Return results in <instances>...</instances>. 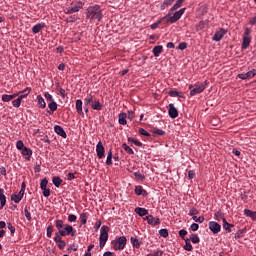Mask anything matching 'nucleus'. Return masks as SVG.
Returning a JSON list of instances; mask_svg holds the SVG:
<instances>
[{"label":"nucleus","instance_id":"nucleus-1","mask_svg":"<svg viewBox=\"0 0 256 256\" xmlns=\"http://www.w3.org/2000/svg\"><path fill=\"white\" fill-rule=\"evenodd\" d=\"M86 17L87 19H98V21H101V7L99 5L88 7Z\"/></svg>","mask_w":256,"mask_h":256},{"label":"nucleus","instance_id":"nucleus-2","mask_svg":"<svg viewBox=\"0 0 256 256\" xmlns=\"http://www.w3.org/2000/svg\"><path fill=\"white\" fill-rule=\"evenodd\" d=\"M109 240V226H102L100 229V236H99V244L100 249H103L105 247V244Z\"/></svg>","mask_w":256,"mask_h":256},{"label":"nucleus","instance_id":"nucleus-3","mask_svg":"<svg viewBox=\"0 0 256 256\" xmlns=\"http://www.w3.org/2000/svg\"><path fill=\"white\" fill-rule=\"evenodd\" d=\"M18 93L20 96L16 100L12 101V105L16 109H19V107H21V101H23V99H27V97L29 96V93H31V88L27 87L26 89Z\"/></svg>","mask_w":256,"mask_h":256},{"label":"nucleus","instance_id":"nucleus-4","mask_svg":"<svg viewBox=\"0 0 256 256\" xmlns=\"http://www.w3.org/2000/svg\"><path fill=\"white\" fill-rule=\"evenodd\" d=\"M189 89H191L190 96L195 97V95H199V93H203L205 91V84H195L194 86L190 85Z\"/></svg>","mask_w":256,"mask_h":256},{"label":"nucleus","instance_id":"nucleus-5","mask_svg":"<svg viewBox=\"0 0 256 256\" xmlns=\"http://www.w3.org/2000/svg\"><path fill=\"white\" fill-rule=\"evenodd\" d=\"M58 233L61 237H66V235L75 237V230L73 229V226H71L69 224H65L64 229L60 230Z\"/></svg>","mask_w":256,"mask_h":256},{"label":"nucleus","instance_id":"nucleus-6","mask_svg":"<svg viewBox=\"0 0 256 256\" xmlns=\"http://www.w3.org/2000/svg\"><path fill=\"white\" fill-rule=\"evenodd\" d=\"M125 245H127V238L125 236H121L116 240L114 249L115 251H123L125 249Z\"/></svg>","mask_w":256,"mask_h":256},{"label":"nucleus","instance_id":"nucleus-7","mask_svg":"<svg viewBox=\"0 0 256 256\" xmlns=\"http://www.w3.org/2000/svg\"><path fill=\"white\" fill-rule=\"evenodd\" d=\"M185 9L186 8H181L180 10H178L177 12H175L173 14V16H171L168 20L167 23H177V21H179L181 19V17H183V14L185 13Z\"/></svg>","mask_w":256,"mask_h":256},{"label":"nucleus","instance_id":"nucleus-8","mask_svg":"<svg viewBox=\"0 0 256 256\" xmlns=\"http://www.w3.org/2000/svg\"><path fill=\"white\" fill-rule=\"evenodd\" d=\"M96 153L98 159H103L105 157V147L103 146V142L99 141L96 145Z\"/></svg>","mask_w":256,"mask_h":256},{"label":"nucleus","instance_id":"nucleus-9","mask_svg":"<svg viewBox=\"0 0 256 256\" xmlns=\"http://www.w3.org/2000/svg\"><path fill=\"white\" fill-rule=\"evenodd\" d=\"M209 229L214 235H217L221 231V225L215 221L209 222Z\"/></svg>","mask_w":256,"mask_h":256},{"label":"nucleus","instance_id":"nucleus-10","mask_svg":"<svg viewBox=\"0 0 256 256\" xmlns=\"http://www.w3.org/2000/svg\"><path fill=\"white\" fill-rule=\"evenodd\" d=\"M168 115L171 119H177L179 117V111L175 108L174 104H169Z\"/></svg>","mask_w":256,"mask_h":256},{"label":"nucleus","instance_id":"nucleus-11","mask_svg":"<svg viewBox=\"0 0 256 256\" xmlns=\"http://www.w3.org/2000/svg\"><path fill=\"white\" fill-rule=\"evenodd\" d=\"M225 35H227V30L220 28L219 31H217L214 36H213V41H221V39H223V37H225Z\"/></svg>","mask_w":256,"mask_h":256},{"label":"nucleus","instance_id":"nucleus-12","mask_svg":"<svg viewBox=\"0 0 256 256\" xmlns=\"http://www.w3.org/2000/svg\"><path fill=\"white\" fill-rule=\"evenodd\" d=\"M146 221L148 223V225H160L161 224V220L157 217H153V215H148L146 216Z\"/></svg>","mask_w":256,"mask_h":256},{"label":"nucleus","instance_id":"nucleus-13","mask_svg":"<svg viewBox=\"0 0 256 256\" xmlns=\"http://www.w3.org/2000/svg\"><path fill=\"white\" fill-rule=\"evenodd\" d=\"M54 131L55 133H57V135H59L60 137H63V139H67V133L65 132L63 127H61L60 125L54 126Z\"/></svg>","mask_w":256,"mask_h":256},{"label":"nucleus","instance_id":"nucleus-14","mask_svg":"<svg viewBox=\"0 0 256 256\" xmlns=\"http://www.w3.org/2000/svg\"><path fill=\"white\" fill-rule=\"evenodd\" d=\"M22 155L24 159H26L27 161H31V155H33V150L28 147H24V149L22 150Z\"/></svg>","mask_w":256,"mask_h":256},{"label":"nucleus","instance_id":"nucleus-15","mask_svg":"<svg viewBox=\"0 0 256 256\" xmlns=\"http://www.w3.org/2000/svg\"><path fill=\"white\" fill-rule=\"evenodd\" d=\"M76 111L78 115L85 117V113H83V101L81 99L76 100Z\"/></svg>","mask_w":256,"mask_h":256},{"label":"nucleus","instance_id":"nucleus-16","mask_svg":"<svg viewBox=\"0 0 256 256\" xmlns=\"http://www.w3.org/2000/svg\"><path fill=\"white\" fill-rule=\"evenodd\" d=\"M15 97H19V93H15L12 95L4 94V95H2V101L4 103H9V101H13V99H15Z\"/></svg>","mask_w":256,"mask_h":256},{"label":"nucleus","instance_id":"nucleus-17","mask_svg":"<svg viewBox=\"0 0 256 256\" xmlns=\"http://www.w3.org/2000/svg\"><path fill=\"white\" fill-rule=\"evenodd\" d=\"M0 205L1 209L7 205V197H5V190L3 188H0Z\"/></svg>","mask_w":256,"mask_h":256},{"label":"nucleus","instance_id":"nucleus-18","mask_svg":"<svg viewBox=\"0 0 256 256\" xmlns=\"http://www.w3.org/2000/svg\"><path fill=\"white\" fill-rule=\"evenodd\" d=\"M250 45H251V37H245V36H243L241 49H243V50L249 49V46H250Z\"/></svg>","mask_w":256,"mask_h":256},{"label":"nucleus","instance_id":"nucleus-19","mask_svg":"<svg viewBox=\"0 0 256 256\" xmlns=\"http://www.w3.org/2000/svg\"><path fill=\"white\" fill-rule=\"evenodd\" d=\"M135 213L140 217H145V215H149V210L141 207L135 208Z\"/></svg>","mask_w":256,"mask_h":256},{"label":"nucleus","instance_id":"nucleus-20","mask_svg":"<svg viewBox=\"0 0 256 256\" xmlns=\"http://www.w3.org/2000/svg\"><path fill=\"white\" fill-rule=\"evenodd\" d=\"M80 9H81V5L76 4V5H74V6L71 7V8H67V9H66V14H67V15H71V14H73V13H77L78 11H80Z\"/></svg>","mask_w":256,"mask_h":256},{"label":"nucleus","instance_id":"nucleus-21","mask_svg":"<svg viewBox=\"0 0 256 256\" xmlns=\"http://www.w3.org/2000/svg\"><path fill=\"white\" fill-rule=\"evenodd\" d=\"M91 107L92 109H94V111H101V109H103V105H101V102L97 99H94V102H92Z\"/></svg>","mask_w":256,"mask_h":256},{"label":"nucleus","instance_id":"nucleus-22","mask_svg":"<svg viewBox=\"0 0 256 256\" xmlns=\"http://www.w3.org/2000/svg\"><path fill=\"white\" fill-rule=\"evenodd\" d=\"M152 53L154 57H159V55L163 53V46L161 45L155 46L152 50Z\"/></svg>","mask_w":256,"mask_h":256},{"label":"nucleus","instance_id":"nucleus-23","mask_svg":"<svg viewBox=\"0 0 256 256\" xmlns=\"http://www.w3.org/2000/svg\"><path fill=\"white\" fill-rule=\"evenodd\" d=\"M48 107L50 110L47 111L49 115H53L55 113V110L57 109V102L52 101L48 104Z\"/></svg>","mask_w":256,"mask_h":256},{"label":"nucleus","instance_id":"nucleus-24","mask_svg":"<svg viewBox=\"0 0 256 256\" xmlns=\"http://www.w3.org/2000/svg\"><path fill=\"white\" fill-rule=\"evenodd\" d=\"M168 95L170 97H180L181 99L185 98V96L183 95V92H179V91H176V90H170L168 92Z\"/></svg>","mask_w":256,"mask_h":256},{"label":"nucleus","instance_id":"nucleus-25","mask_svg":"<svg viewBox=\"0 0 256 256\" xmlns=\"http://www.w3.org/2000/svg\"><path fill=\"white\" fill-rule=\"evenodd\" d=\"M41 29H45V23H38L33 26L32 32L37 34L41 31Z\"/></svg>","mask_w":256,"mask_h":256},{"label":"nucleus","instance_id":"nucleus-26","mask_svg":"<svg viewBox=\"0 0 256 256\" xmlns=\"http://www.w3.org/2000/svg\"><path fill=\"white\" fill-rule=\"evenodd\" d=\"M222 221H223V229H225L227 233H231V227H234V225L227 222V219L225 218H222Z\"/></svg>","mask_w":256,"mask_h":256},{"label":"nucleus","instance_id":"nucleus-27","mask_svg":"<svg viewBox=\"0 0 256 256\" xmlns=\"http://www.w3.org/2000/svg\"><path fill=\"white\" fill-rule=\"evenodd\" d=\"M183 3H185V0H177L176 3L171 7L170 9V13H173V11H177V9H179Z\"/></svg>","mask_w":256,"mask_h":256},{"label":"nucleus","instance_id":"nucleus-28","mask_svg":"<svg viewBox=\"0 0 256 256\" xmlns=\"http://www.w3.org/2000/svg\"><path fill=\"white\" fill-rule=\"evenodd\" d=\"M118 122L120 125H127V114L120 113Z\"/></svg>","mask_w":256,"mask_h":256},{"label":"nucleus","instance_id":"nucleus-29","mask_svg":"<svg viewBox=\"0 0 256 256\" xmlns=\"http://www.w3.org/2000/svg\"><path fill=\"white\" fill-rule=\"evenodd\" d=\"M175 0H165L161 6H160V9L161 11H165V9H167V7H169L170 5H173Z\"/></svg>","mask_w":256,"mask_h":256},{"label":"nucleus","instance_id":"nucleus-30","mask_svg":"<svg viewBox=\"0 0 256 256\" xmlns=\"http://www.w3.org/2000/svg\"><path fill=\"white\" fill-rule=\"evenodd\" d=\"M106 165H113V150H109L106 158Z\"/></svg>","mask_w":256,"mask_h":256},{"label":"nucleus","instance_id":"nucleus-31","mask_svg":"<svg viewBox=\"0 0 256 256\" xmlns=\"http://www.w3.org/2000/svg\"><path fill=\"white\" fill-rule=\"evenodd\" d=\"M52 183L56 187H61V183H63V180L59 176H55L52 178Z\"/></svg>","mask_w":256,"mask_h":256},{"label":"nucleus","instance_id":"nucleus-32","mask_svg":"<svg viewBox=\"0 0 256 256\" xmlns=\"http://www.w3.org/2000/svg\"><path fill=\"white\" fill-rule=\"evenodd\" d=\"M37 101H38V105H40L41 109H45V107H47V104L45 103V99H43V96L38 95Z\"/></svg>","mask_w":256,"mask_h":256},{"label":"nucleus","instance_id":"nucleus-33","mask_svg":"<svg viewBox=\"0 0 256 256\" xmlns=\"http://www.w3.org/2000/svg\"><path fill=\"white\" fill-rule=\"evenodd\" d=\"M135 193L136 195H147V191L143 189V186H136Z\"/></svg>","mask_w":256,"mask_h":256},{"label":"nucleus","instance_id":"nucleus-34","mask_svg":"<svg viewBox=\"0 0 256 256\" xmlns=\"http://www.w3.org/2000/svg\"><path fill=\"white\" fill-rule=\"evenodd\" d=\"M130 241H131L133 247H136V249H139V247H141V243L139 242V239H137L135 237H131Z\"/></svg>","mask_w":256,"mask_h":256},{"label":"nucleus","instance_id":"nucleus-35","mask_svg":"<svg viewBox=\"0 0 256 256\" xmlns=\"http://www.w3.org/2000/svg\"><path fill=\"white\" fill-rule=\"evenodd\" d=\"M189 241H192V243H199L201 241V239L199 238V235L197 234H191L190 235V238H189Z\"/></svg>","mask_w":256,"mask_h":256},{"label":"nucleus","instance_id":"nucleus-36","mask_svg":"<svg viewBox=\"0 0 256 256\" xmlns=\"http://www.w3.org/2000/svg\"><path fill=\"white\" fill-rule=\"evenodd\" d=\"M184 250L193 251V245H191V241L189 239L185 240Z\"/></svg>","mask_w":256,"mask_h":256},{"label":"nucleus","instance_id":"nucleus-37","mask_svg":"<svg viewBox=\"0 0 256 256\" xmlns=\"http://www.w3.org/2000/svg\"><path fill=\"white\" fill-rule=\"evenodd\" d=\"M122 149H124V151H126V153H128V155H134L135 152L133 151V149H131V147H129L127 144H122Z\"/></svg>","mask_w":256,"mask_h":256},{"label":"nucleus","instance_id":"nucleus-38","mask_svg":"<svg viewBox=\"0 0 256 256\" xmlns=\"http://www.w3.org/2000/svg\"><path fill=\"white\" fill-rule=\"evenodd\" d=\"M128 142L134 143V145H136V147H143V143L139 142V140H137L135 138L128 137Z\"/></svg>","mask_w":256,"mask_h":256},{"label":"nucleus","instance_id":"nucleus-39","mask_svg":"<svg viewBox=\"0 0 256 256\" xmlns=\"http://www.w3.org/2000/svg\"><path fill=\"white\" fill-rule=\"evenodd\" d=\"M21 195L19 194H12L11 201H14V203H21Z\"/></svg>","mask_w":256,"mask_h":256},{"label":"nucleus","instance_id":"nucleus-40","mask_svg":"<svg viewBox=\"0 0 256 256\" xmlns=\"http://www.w3.org/2000/svg\"><path fill=\"white\" fill-rule=\"evenodd\" d=\"M63 227H65L63 220H56V229H58V232L63 231Z\"/></svg>","mask_w":256,"mask_h":256},{"label":"nucleus","instance_id":"nucleus-41","mask_svg":"<svg viewBox=\"0 0 256 256\" xmlns=\"http://www.w3.org/2000/svg\"><path fill=\"white\" fill-rule=\"evenodd\" d=\"M47 185H49V180H47V178L42 179L40 182V188L42 190L47 189Z\"/></svg>","mask_w":256,"mask_h":256},{"label":"nucleus","instance_id":"nucleus-42","mask_svg":"<svg viewBox=\"0 0 256 256\" xmlns=\"http://www.w3.org/2000/svg\"><path fill=\"white\" fill-rule=\"evenodd\" d=\"M159 235H160V237H164V239H165V238L169 237V230L160 229L159 230Z\"/></svg>","mask_w":256,"mask_h":256},{"label":"nucleus","instance_id":"nucleus-43","mask_svg":"<svg viewBox=\"0 0 256 256\" xmlns=\"http://www.w3.org/2000/svg\"><path fill=\"white\" fill-rule=\"evenodd\" d=\"M134 177L137 179V181H145V175L139 172H134Z\"/></svg>","mask_w":256,"mask_h":256},{"label":"nucleus","instance_id":"nucleus-44","mask_svg":"<svg viewBox=\"0 0 256 256\" xmlns=\"http://www.w3.org/2000/svg\"><path fill=\"white\" fill-rule=\"evenodd\" d=\"M95 101V99H93V96H88L87 98L84 99V105H91V103L93 104V102Z\"/></svg>","mask_w":256,"mask_h":256},{"label":"nucleus","instance_id":"nucleus-45","mask_svg":"<svg viewBox=\"0 0 256 256\" xmlns=\"http://www.w3.org/2000/svg\"><path fill=\"white\" fill-rule=\"evenodd\" d=\"M16 148L19 151H23L25 149V144L21 140H18L16 143Z\"/></svg>","mask_w":256,"mask_h":256},{"label":"nucleus","instance_id":"nucleus-46","mask_svg":"<svg viewBox=\"0 0 256 256\" xmlns=\"http://www.w3.org/2000/svg\"><path fill=\"white\" fill-rule=\"evenodd\" d=\"M46 232H47L46 233L47 237H49V239H51V237L53 235V226L52 225H48Z\"/></svg>","mask_w":256,"mask_h":256},{"label":"nucleus","instance_id":"nucleus-47","mask_svg":"<svg viewBox=\"0 0 256 256\" xmlns=\"http://www.w3.org/2000/svg\"><path fill=\"white\" fill-rule=\"evenodd\" d=\"M80 223H81L82 225H85V224L87 223V214L82 213V214L80 215Z\"/></svg>","mask_w":256,"mask_h":256},{"label":"nucleus","instance_id":"nucleus-48","mask_svg":"<svg viewBox=\"0 0 256 256\" xmlns=\"http://www.w3.org/2000/svg\"><path fill=\"white\" fill-rule=\"evenodd\" d=\"M138 133H139L140 135H144V137H150V136H151V134H150L149 132H147L144 128H140V129L138 130Z\"/></svg>","mask_w":256,"mask_h":256},{"label":"nucleus","instance_id":"nucleus-49","mask_svg":"<svg viewBox=\"0 0 256 256\" xmlns=\"http://www.w3.org/2000/svg\"><path fill=\"white\" fill-rule=\"evenodd\" d=\"M192 219L193 221H195V223H203V221H205V217L203 216H200V217L193 216Z\"/></svg>","mask_w":256,"mask_h":256},{"label":"nucleus","instance_id":"nucleus-50","mask_svg":"<svg viewBox=\"0 0 256 256\" xmlns=\"http://www.w3.org/2000/svg\"><path fill=\"white\" fill-rule=\"evenodd\" d=\"M153 133H155L156 135H160V136H163L165 135V131L164 130H161V129H158V128H154L152 130Z\"/></svg>","mask_w":256,"mask_h":256},{"label":"nucleus","instance_id":"nucleus-51","mask_svg":"<svg viewBox=\"0 0 256 256\" xmlns=\"http://www.w3.org/2000/svg\"><path fill=\"white\" fill-rule=\"evenodd\" d=\"M189 215L190 217H195V215H199V210H197L196 208H191L189 211Z\"/></svg>","mask_w":256,"mask_h":256},{"label":"nucleus","instance_id":"nucleus-52","mask_svg":"<svg viewBox=\"0 0 256 256\" xmlns=\"http://www.w3.org/2000/svg\"><path fill=\"white\" fill-rule=\"evenodd\" d=\"M68 221L69 223H75V221H77V216L75 214H70L68 216Z\"/></svg>","mask_w":256,"mask_h":256},{"label":"nucleus","instance_id":"nucleus-53","mask_svg":"<svg viewBox=\"0 0 256 256\" xmlns=\"http://www.w3.org/2000/svg\"><path fill=\"white\" fill-rule=\"evenodd\" d=\"M255 75H256V69H252L247 72L248 79L255 77Z\"/></svg>","mask_w":256,"mask_h":256},{"label":"nucleus","instance_id":"nucleus-54","mask_svg":"<svg viewBox=\"0 0 256 256\" xmlns=\"http://www.w3.org/2000/svg\"><path fill=\"white\" fill-rule=\"evenodd\" d=\"M243 233H245V230H238L235 234V239H241L243 237Z\"/></svg>","mask_w":256,"mask_h":256},{"label":"nucleus","instance_id":"nucleus-55","mask_svg":"<svg viewBox=\"0 0 256 256\" xmlns=\"http://www.w3.org/2000/svg\"><path fill=\"white\" fill-rule=\"evenodd\" d=\"M24 214H25L27 221H31V212H29L27 207L24 209Z\"/></svg>","mask_w":256,"mask_h":256},{"label":"nucleus","instance_id":"nucleus-56","mask_svg":"<svg viewBox=\"0 0 256 256\" xmlns=\"http://www.w3.org/2000/svg\"><path fill=\"white\" fill-rule=\"evenodd\" d=\"M54 241L55 243H60L63 241V239H61V234H59V232L56 233V236L54 237Z\"/></svg>","mask_w":256,"mask_h":256},{"label":"nucleus","instance_id":"nucleus-57","mask_svg":"<svg viewBox=\"0 0 256 256\" xmlns=\"http://www.w3.org/2000/svg\"><path fill=\"white\" fill-rule=\"evenodd\" d=\"M187 47V43L186 42H181L178 45V49H180V51H185V48Z\"/></svg>","mask_w":256,"mask_h":256},{"label":"nucleus","instance_id":"nucleus-58","mask_svg":"<svg viewBox=\"0 0 256 256\" xmlns=\"http://www.w3.org/2000/svg\"><path fill=\"white\" fill-rule=\"evenodd\" d=\"M42 191L45 197H49L51 195V190L49 188H44Z\"/></svg>","mask_w":256,"mask_h":256},{"label":"nucleus","instance_id":"nucleus-59","mask_svg":"<svg viewBox=\"0 0 256 256\" xmlns=\"http://www.w3.org/2000/svg\"><path fill=\"white\" fill-rule=\"evenodd\" d=\"M191 231H198L199 230V224L193 223L190 226Z\"/></svg>","mask_w":256,"mask_h":256},{"label":"nucleus","instance_id":"nucleus-60","mask_svg":"<svg viewBox=\"0 0 256 256\" xmlns=\"http://www.w3.org/2000/svg\"><path fill=\"white\" fill-rule=\"evenodd\" d=\"M58 91H59V95L62 97V99H65V97H67V94L65 93V89L60 88Z\"/></svg>","mask_w":256,"mask_h":256},{"label":"nucleus","instance_id":"nucleus-61","mask_svg":"<svg viewBox=\"0 0 256 256\" xmlns=\"http://www.w3.org/2000/svg\"><path fill=\"white\" fill-rule=\"evenodd\" d=\"M179 235H180L181 239H185V235H187V230H185V229L180 230Z\"/></svg>","mask_w":256,"mask_h":256},{"label":"nucleus","instance_id":"nucleus-62","mask_svg":"<svg viewBox=\"0 0 256 256\" xmlns=\"http://www.w3.org/2000/svg\"><path fill=\"white\" fill-rule=\"evenodd\" d=\"M249 35H251V29L245 28L243 37H250Z\"/></svg>","mask_w":256,"mask_h":256},{"label":"nucleus","instance_id":"nucleus-63","mask_svg":"<svg viewBox=\"0 0 256 256\" xmlns=\"http://www.w3.org/2000/svg\"><path fill=\"white\" fill-rule=\"evenodd\" d=\"M67 245V243H65V241H61V242H58V247L59 249H65V246Z\"/></svg>","mask_w":256,"mask_h":256},{"label":"nucleus","instance_id":"nucleus-64","mask_svg":"<svg viewBox=\"0 0 256 256\" xmlns=\"http://www.w3.org/2000/svg\"><path fill=\"white\" fill-rule=\"evenodd\" d=\"M7 225H8V229H9L10 233H12V234L15 233V228H14L13 224L8 223Z\"/></svg>","mask_w":256,"mask_h":256}]
</instances>
